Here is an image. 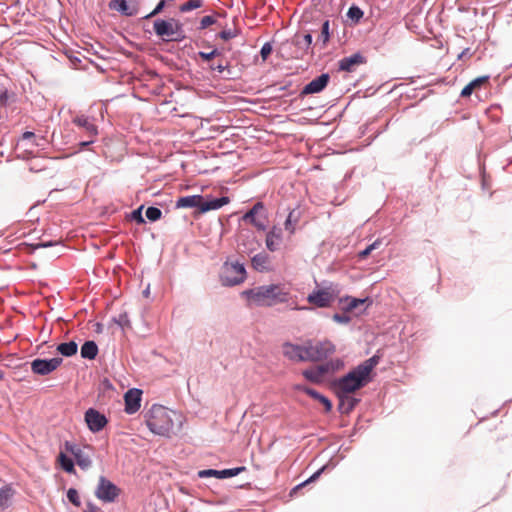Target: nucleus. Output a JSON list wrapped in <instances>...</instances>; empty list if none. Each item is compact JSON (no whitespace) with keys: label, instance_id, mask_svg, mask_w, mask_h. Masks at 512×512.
<instances>
[{"label":"nucleus","instance_id":"45","mask_svg":"<svg viewBox=\"0 0 512 512\" xmlns=\"http://www.w3.org/2000/svg\"><path fill=\"white\" fill-rule=\"evenodd\" d=\"M334 365H333V362H325L317 367L316 370L319 374V376L321 377V379L323 378L324 375L330 373V372H334Z\"/></svg>","mask_w":512,"mask_h":512},{"label":"nucleus","instance_id":"29","mask_svg":"<svg viewBox=\"0 0 512 512\" xmlns=\"http://www.w3.org/2000/svg\"><path fill=\"white\" fill-rule=\"evenodd\" d=\"M489 79V75H484L475 78L462 89L460 96L463 98L469 97L475 89L480 88L483 84L487 83Z\"/></svg>","mask_w":512,"mask_h":512},{"label":"nucleus","instance_id":"50","mask_svg":"<svg viewBox=\"0 0 512 512\" xmlns=\"http://www.w3.org/2000/svg\"><path fill=\"white\" fill-rule=\"evenodd\" d=\"M238 35L237 30H231V29H224L221 32L218 33V37L224 41H228Z\"/></svg>","mask_w":512,"mask_h":512},{"label":"nucleus","instance_id":"63","mask_svg":"<svg viewBox=\"0 0 512 512\" xmlns=\"http://www.w3.org/2000/svg\"><path fill=\"white\" fill-rule=\"evenodd\" d=\"M290 85H291V83L289 82V83H288V84H286V85H281V86H279L278 88H276V90H277L278 92H284V91H286V90L289 88V86H290Z\"/></svg>","mask_w":512,"mask_h":512},{"label":"nucleus","instance_id":"16","mask_svg":"<svg viewBox=\"0 0 512 512\" xmlns=\"http://www.w3.org/2000/svg\"><path fill=\"white\" fill-rule=\"evenodd\" d=\"M366 63V58L360 53L356 52L350 56L344 57L338 62V70L344 72H352L356 66Z\"/></svg>","mask_w":512,"mask_h":512},{"label":"nucleus","instance_id":"38","mask_svg":"<svg viewBox=\"0 0 512 512\" xmlns=\"http://www.w3.org/2000/svg\"><path fill=\"white\" fill-rule=\"evenodd\" d=\"M146 218L150 221V222H156L158 220L161 219L162 217V211L160 208L158 207H155V206H149L147 209H146Z\"/></svg>","mask_w":512,"mask_h":512},{"label":"nucleus","instance_id":"32","mask_svg":"<svg viewBox=\"0 0 512 512\" xmlns=\"http://www.w3.org/2000/svg\"><path fill=\"white\" fill-rule=\"evenodd\" d=\"M57 460L60 464V467L66 473L74 474L76 472L74 460L71 457L67 456L64 452H60L58 454Z\"/></svg>","mask_w":512,"mask_h":512},{"label":"nucleus","instance_id":"56","mask_svg":"<svg viewBox=\"0 0 512 512\" xmlns=\"http://www.w3.org/2000/svg\"><path fill=\"white\" fill-rule=\"evenodd\" d=\"M83 512H101L100 508L96 506L93 502L88 501L86 503V508Z\"/></svg>","mask_w":512,"mask_h":512},{"label":"nucleus","instance_id":"36","mask_svg":"<svg viewBox=\"0 0 512 512\" xmlns=\"http://www.w3.org/2000/svg\"><path fill=\"white\" fill-rule=\"evenodd\" d=\"M197 55L199 58L202 59V61L210 64L213 63L212 60L214 58L222 56L223 52L219 48L215 47L210 52L199 51Z\"/></svg>","mask_w":512,"mask_h":512},{"label":"nucleus","instance_id":"59","mask_svg":"<svg viewBox=\"0 0 512 512\" xmlns=\"http://www.w3.org/2000/svg\"><path fill=\"white\" fill-rule=\"evenodd\" d=\"M32 138H35V133L32 131H25L22 135L23 140H30Z\"/></svg>","mask_w":512,"mask_h":512},{"label":"nucleus","instance_id":"53","mask_svg":"<svg viewBox=\"0 0 512 512\" xmlns=\"http://www.w3.org/2000/svg\"><path fill=\"white\" fill-rule=\"evenodd\" d=\"M10 97L11 95L6 88H0V107L7 106Z\"/></svg>","mask_w":512,"mask_h":512},{"label":"nucleus","instance_id":"6","mask_svg":"<svg viewBox=\"0 0 512 512\" xmlns=\"http://www.w3.org/2000/svg\"><path fill=\"white\" fill-rule=\"evenodd\" d=\"M241 221L253 225L259 231H265L267 229L268 212L264 203L257 201L243 214Z\"/></svg>","mask_w":512,"mask_h":512},{"label":"nucleus","instance_id":"37","mask_svg":"<svg viewBox=\"0 0 512 512\" xmlns=\"http://www.w3.org/2000/svg\"><path fill=\"white\" fill-rule=\"evenodd\" d=\"M381 243H382L381 239H376L373 243L368 245L365 249H363V250L358 252V258L360 260L366 259L372 253V251H374L377 248H379Z\"/></svg>","mask_w":512,"mask_h":512},{"label":"nucleus","instance_id":"39","mask_svg":"<svg viewBox=\"0 0 512 512\" xmlns=\"http://www.w3.org/2000/svg\"><path fill=\"white\" fill-rule=\"evenodd\" d=\"M203 6V0H190L179 7L180 12L187 13Z\"/></svg>","mask_w":512,"mask_h":512},{"label":"nucleus","instance_id":"7","mask_svg":"<svg viewBox=\"0 0 512 512\" xmlns=\"http://www.w3.org/2000/svg\"><path fill=\"white\" fill-rule=\"evenodd\" d=\"M95 496L104 503H113L121 493L120 488L105 476H100Z\"/></svg>","mask_w":512,"mask_h":512},{"label":"nucleus","instance_id":"9","mask_svg":"<svg viewBox=\"0 0 512 512\" xmlns=\"http://www.w3.org/2000/svg\"><path fill=\"white\" fill-rule=\"evenodd\" d=\"M84 421L89 431L94 434L101 432L109 423L106 415L93 407L85 411Z\"/></svg>","mask_w":512,"mask_h":512},{"label":"nucleus","instance_id":"48","mask_svg":"<svg viewBox=\"0 0 512 512\" xmlns=\"http://www.w3.org/2000/svg\"><path fill=\"white\" fill-rule=\"evenodd\" d=\"M217 22L216 18L213 15H207L201 18L198 30H204L207 27L215 24Z\"/></svg>","mask_w":512,"mask_h":512},{"label":"nucleus","instance_id":"28","mask_svg":"<svg viewBox=\"0 0 512 512\" xmlns=\"http://www.w3.org/2000/svg\"><path fill=\"white\" fill-rule=\"evenodd\" d=\"M98 345L94 340L85 341L80 349V354L83 359L94 360L98 355Z\"/></svg>","mask_w":512,"mask_h":512},{"label":"nucleus","instance_id":"46","mask_svg":"<svg viewBox=\"0 0 512 512\" xmlns=\"http://www.w3.org/2000/svg\"><path fill=\"white\" fill-rule=\"evenodd\" d=\"M208 68L211 70V71H216L218 72L219 74H223L225 71H228L230 72V65H229V62L227 61L225 64L222 63V62H219L217 64L215 63H210L208 64Z\"/></svg>","mask_w":512,"mask_h":512},{"label":"nucleus","instance_id":"8","mask_svg":"<svg viewBox=\"0 0 512 512\" xmlns=\"http://www.w3.org/2000/svg\"><path fill=\"white\" fill-rule=\"evenodd\" d=\"M63 363L62 357L35 358L30 362L31 370L39 376H46L54 372Z\"/></svg>","mask_w":512,"mask_h":512},{"label":"nucleus","instance_id":"34","mask_svg":"<svg viewBox=\"0 0 512 512\" xmlns=\"http://www.w3.org/2000/svg\"><path fill=\"white\" fill-rule=\"evenodd\" d=\"M74 459L76 464L82 469L87 470L92 466V460L89 454L81 451L80 453H74Z\"/></svg>","mask_w":512,"mask_h":512},{"label":"nucleus","instance_id":"61","mask_svg":"<svg viewBox=\"0 0 512 512\" xmlns=\"http://www.w3.org/2000/svg\"><path fill=\"white\" fill-rule=\"evenodd\" d=\"M81 451L83 450L76 444H74L69 453H71L74 456V453H80Z\"/></svg>","mask_w":512,"mask_h":512},{"label":"nucleus","instance_id":"43","mask_svg":"<svg viewBox=\"0 0 512 512\" xmlns=\"http://www.w3.org/2000/svg\"><path fill=\"white\" fill-rule=\"evenodd\" d=\"M144 205L139 206L130 213V220L136 222L139 225L145 224L146 221L143 217L142 210Z\"/></svg>","mask_w":512,"mask_h":512},{"label":"nucleus","instance_id":"27","mask_svg":"<svg viewBox=\"0 0 512 512\" xmlns=\"http://www.w3.org/2000/svg\"><path fill=\"white\" fill-rule=\"evenodd\" d=\"M252 267L259 272L269 271L270 257L267 253L261 252L255 254L251 259Z\"/></svg>","mask_w":512,"mask_h":512},{"label":"nucleus","instance_id":"14","mask_svg":"<svg viewBox=\"0 0 512 512\" xmlns=\"http://www.w3.org/2000/svg\"><path fill=\"white\" fill-rule=\"evenodd\" d=\"M142 390L138 388H131L124 394V411L132 415L136 413L141 407Z\"/></svg>","mask_w":512,"mask_h":512},{"label":"nucleus","instance_id":"35","mask_svg":"<svg viewBox=\"0 0 512 512\" xmlns=\"http://www.w3.org/2000/svg\"><path fill=\"white\" fill-rule=\"evenodd\" d=\"M331 33H330V21L325 20L321 25V33L318 37V41H321L322 48H325L328 42L330 41Z\"/></svg>","mask_w":512,"mask_h":512},{"label":"nucleus","instance_id":"21","mask_svg":"<svg viewBox=\"0 0 512 512\" xmlns=\"http://www.w3.org/2000/svg\"><path fill=\"white\" fill-rule=\"evenodd\" d=\"M203 204V195H188L180 197L176 201V208H196L201 213V206Z\"/></svg>","mask_w":512,"mask_h":512},{"label":"nucleus","instance_id":"51","mask_svg":"<svg viewBox=\"0 0 512 512\" xmlns=\"http://www.w3.org/2000/svg\"><path fill=\"white\" fill-rule=\"evenodd\" d=\"M332 320L339 324H348L351 321V317L345 312L342 314L335 313L332 315Z\"/></svg>","mask_w":512,"mask_h":512},{"label":"nucleus","instance_id":"4","mask_svg":"<svg viewBox=\"0 0 512 512\" xmlns=\"http://www.w3.org/2000/svg\"><path fill=\"white\" fill-rule=\"evenodd\" d=\"M220 282L225 287H234L243 283L247 277L246 268L239 261H225L220 272Z\"/></svg>","mask_w":512,"mask_h":512},{"label":"nucleus","instance_id":"31","mask_svg":"<svg viewBox=\"0 0 512 512\" xmlns=\"http://www.w3.org/2000/svg\"><path fill=\"white\" fill-rule=\"evenodd\" d=\"M56 350L63 357H72L78 351V344L74 340L62 342L57 345Z\"/></svg>","mask_w":512,"mask_h":512},{"label":"nucleus","instance_id":"1","mask_svg":"<svg viewBox=\"0 0 512 512\" xmlns=\"http://www.w3.org/2000/svg\"><path fill=\"white\" fill-rule=\"evenodd\" d=\"M381 355L377 351L372 357L352 368L345 375L335 379L332 383L334 391L342 394H352L365 387L373 380V369L379 364Z\"/></svg>","mask_w":512,"mask_h":512},{"label":"nucleus","instance_id":"10","mask_svg":"<svg viewBox=\"0 0 512 512\" xmlns=\"http://www.w3.org/2000/svg\"><path fill=\"white\" fill-rule=\"evenodd\" d=\"M336 350L335 345L329 341L324 340L315 343L314 345H308L307 346V352H308V361H322L326 359L328 356L333 354Z\"/></svg>","mask_w":512,"mask_h":512},{"label":"nucleus","instance_id":"22","mask_svg":"<svg viewBox=\"0 0 512 512\" xmlns=\"http://www.w3.org/2000/svg\"><path fill=\"white\" fill-rule=\"evenodd\" d=\"M73 123L83 128L88 138H96L98 135L97 126L85 115L76 116Z\"/></svg>","mask_w":512,"mask_h":512},{"label":"nucleus","instance_id":"64","mask_svg":"<svg viewBox=\"0 0 512 512\" xmlns=\"http://www.w3.org/2000/svg\"><path fill=\"white\" fill-rule=\"evenodd\" d=\"M97 333H100L102 332V324L101 323H97L96 324V330H95Z\"/></svg>","mask_w":512,"mask_h":512},{"label":"nucleus","instance_id":"33","mask_svg":"<svg viewBox=\"0 0 512 512\" xmlns=\"http://www.w3.org/2000/svg\"><path fill=\"white\" fill-rule=\"evenodd\" d=\"M346 16L353 24H358L363 18L364 12L358 5L352 4L346 13Z\"/></svg>","mask_w":512,"mask_h":512},{"label":"nucleus","instance_id":"40","mask_svg":"<svg viewBox=\"0 0 512 512\" xmlns=\"http://www.w3.org/2000/svg\"><path fill=\"white\" fill-rule=\"evenodd\" d=\"M298 221V216H295V210L289 212L285 222L284 227L286 231H289L290 234H293L295 231L294 224Z\"/></svg>","mask_w":512,"mask_h":512},{"label":"nucleus","instance_id":"57","mask_svg":"<svg viewBox=\"0 0 512 512\" xmlns=\"http://www.w3.org/2000/svg\"><path fill=\"white\" fill-rule=\"evenodd\" d=\"M95 142V138H88L87 140H83L79 142L80 150L85 149Z\"/></svg>","mask_w":512,"mask_h":512},{"label":"nucleus","instance_id":"58","mask_svg":"<svg viewBox=\"0 0 512 512\" xmlns=\"http://www.w3.org/2000/svg\"><path fill=\"white\" fill-rule=\"evenodd\" d=\"M69 59L73 68H78V64L81 63V59L77 56H69Z\"/></svg>","mask_w":512,"mask_h":512},{"label":"nucleus","instance_id":"54","mask_svg":"<svg viewBox=\"0 0 512 512\" xmlns=\"http://www.w3.org/2000/svg\"><path fill=\"white\" fill-rule=\"evenodd\" d=\"M187 38L185 31L172 32V35L169 37V42H182Z\"/></svg>","mask_w":512,"mask_h":512},{"label":"nucleus","instance_id":"25","mask_svg":"<svg viewBox=\"0 0 512 512\" xmlns=\"http://www.w3.org/2000/svg\"><path fill=\"white\" fill-rule=\"evenodd\" d=\"M347 302L346 306L343 307V312L348 313L358 308L361 305L367 304V306L372 304V299L370 297L365 298H356L352 296H345L340 298V302Z\"/></svg>","mask_w":512,"mask_h":512},{"label":"nucleus","instance_id":"18","mask_svg":"<svg viewBox=\"0 0 512 512\" xmlns=\"http://www.w3.org/2000/svg\"><path fill=\"white\" fill-rule=\"evenodd\" d=\"M335 394L339 400L337 408L341 414H349L360 402L359 398L352 397L350 394H342L338 391H335Z\"/></svg>","mask_w":512,"mask_h":512},{"label":"nucleus","instance_id":"17","mask_svg":"<svg viewBox=\"0 0 512 512\" xmlns=\"http://www.w3.org/2000/svg\"><path fill=\"white\" fill-rule=\"evenodd\" d=\"M153 31L161 38L164 42H169V37L172 35V22L171 18L163 19V18H157L153 22Z\"/></svg>","mask_w":512,"mask_h":512},{"label":"nucleus","instance_id":"3","mask_svg":"<svg viewBox=\"0 0 512 512\" xmlns=\"http://www.w3.org/2000/svg\"><path fill=\"white\" fill-rule=\"evenodd\" d=\"M242 294L247 299L253 300L258 306H272L277 303H286L289 300V293L277 284L247 289Z\"/></svg>","mask_w":512,"mask_h":512},{"label":"nucleus","instance_id":"52","mask_svg":"<svg viewBox=\"0 0 512 512\" xmlns=\"http://www.w3.org/2000/svg\"><path fill=\"white\" fill-rule=\"evenodd\" d=\"M58 244V241L50 240V241H41L35 244H31L33 250L41 249V248H49L54 247Z\"/></svg>","mask_w":512,"mask_h":512},{"label":"nucleus","instance_id":"60","mask_svg":"<svg viewBox=\"0 0 512 512\" xmlns=\"http://www.w3.org/2000/svg\"><path fill=\"white\" fill-rule=\"evenodd\" d=\"M329 362H333V365L335 366L334 371L338 370L340 367L343 366V362L340 359L330 360Z\"/></svg>","mask_w":512,"mask_h":512},{"label":"nucleus","instance_id":"20","mask_svg":"<svg viewBox=\"0 0 512 512\" xmlns=\"http://www.w3.org/2000/svg\"><path fill=\"white\" fill-rule=\"evenodd\" d=\"M336 466H337V463L331 459L325 465H323L321 468H319L316 472H314L308 479H306L302 483H300V484L296 485L294 488H292L290 491V496H294L298 490L302 489L307 484L316 481L325 471L333 470Z\"/></svg>","mask_w":512,"mask_h":512},{"label":"nucleus","instance_id":"30","mask_svg":"<svg viewBox=\"0 0 512 512\" xmlns=\"http://www.w3.org/2000/svg\"><path fill=\"white\" fill-rule=\"evenodd\" d=\"M14 494L15 491L10 485L0 488V512L10 507Z\"/></svg>","mask_w":512,"mask_h":512},{"label":"nucleus","instance_id":"49","mask_svg":"<svg viewBox=\"0 0 512 512\" xmlns=\"http://www.w3.org/2000/svg\"><path fill=\"white\" fill-rule=\"evenodd\" d=\"M273 46L271 42H265L260 50V56L263 61H266L270 54L272 53Z\"/></svg>","mask_w":512,"mask_h":512},{"label":"nucleus","instance_id":"2","mask_svg":"<svg viewBox=\"0 0 512 512\" xmlns=\"http://www.w3.org/2000/svg\"><path fill=\"white\" fill-rule=\"evenodd\" d=\"M145 423L148 429L155 435L170 438L182 426V416L176 411L170 410L162 405L153 404L144 414Z\"/></svg>","mask_w":512,"mask_h":512},{"label":"nucleus","instance_id":"44","mask_svg":"<svg viewBox=\"0 0 512 512\" xmlns=\"http://www.w3.org/2000/svg\"><path fill=\"white\" fill-rule=\"evenodd\" d=\"M166 4H167V2L165 0H160L156 4L155 8L150 13L145 15L143 17V19L148 20V19L156 17L157 15H159L164 10V8L166 7Z\"/></svg>","mask_w":512,"mask_h":512},{"label":"nucleus","instance_id":"13","mask_svg":"<svg viewBox=\"0 0 512 512\" xmlns=\"http://www.w3.org/2000/svg\"><path fill=\"white\" fill-rule=\"evenodd\" d=\"M246 470L245 466H238L233 468H227L222 470L216 469H203L198 472L199 478L215 477L218 479H228L239 475Z\"/></svg>","mask_w":512,"mask_h":512},{"label":"nucleus","instance_id":"62","mask_svg":"<svg viewBox=\"0 0 512 512\" xmlns=\"http://www.w3.org/2000/svg\"><path fill=\"white\" fill-rule=\"evenodd\" d=\"M74 443L70 441H65L64 448L67 452H70L71 448L73 447Z\"/></svg>","mask_w":512,"mask_h":512},{"label":"nucleus","instance_id":"12","mask_svg":"<svg viewBox=\"0 0 512 512\" xmlns=\"http://www.w3.org/2000/svg\"><path fill=\"white\" fill-rule=\"evenodd\" d=\"M330 78L329 73L320 74L302 88L299 97L303 99L307 95L321 93L328 86Z\"/></svg>","mask_w":512,"mask_h":512},{"label":"nucleus","instance_id":"26","mask_svg":"<svg viewBox=\"0 0 512 512\" xmlns=\"http://www.w3.org/2000/svg\"><path fill=\"white\" fill-rule=\"evenodd\" d=\"M300 389L305 394L310 396L311 398L319 401L324 406L325 412L328 413V412H330L332 410L333 404H332L331 400L328 397H326L325 395L321 394L317 390H315L313 388H310V387H303V388H300Z\"/></svg>","mask_w":512,"mask_h":512},{"label":"nucleus","instance_id":"47","mask_svg":"<svg viewBox=\"0 0 512 512\" xmlns=\"http://www.w3.org/2000/svg\"><path fill=\"white\" fill-rule=\"evenodd\" d=\"M113 322L116 323L122 329L130 326V320L126 312L119 314L118 317H114Z\"/></svg>","mask_w":512,"mask_h":512},{"label":"nucleus","instance_id":"19","mask_svg":"<svg viewBox=\"0 0 512 512\" xmlns=\"http://www.w3.org/2000/svg\"><path fill=\"white\" fill-rule=\"evenodd\" d=\"M111 10L119 12L126 17H132L138 14V5H129L127 0H111L108 4Z\"/></svg>","mask_w":512,"mask_h":512},{"label":"nucleus","instance_id":"15","mask_svg":"<svg viewBox=\"0 0 512 512\" xmlns=\"http://www.w3.org/2000/svg\"><path fill=\"white\" fill-rule=\"evenodd\" d=\"M283 355L292 361H308L307 346L285 342L283 345Z\"/></svg>","mask_w":512,"mask_h":512},{"label":"nucleus","instance_id":"5","mask_svg":"<svg viewBox=\"0 0 512 512\" xmlns=\"http://www.w3.org/2000/svg\"><path fill=\"white\" fill-rule=\"evenodd\" d=\"M339 292L338 285L330 282L323 288L315 289L309 293L307 301L318 308H328L335 301Z\"/></svg>","mask_w":512,"mask_h":512},{"label":"nucleus","instance_id":"55","mask_svg":"<svg viewBox=\"0 0 512 512\" xmlns=\"http://www.w3.org/2000/svg\"><path fill=\"white\" fill-rule=\"evenodd\" d=\"M171 22L173 32L185 31L184 24L180 20L171 17Z\"/></svg>","mask_w":512,"mask_h":512},{"label":"nucleus","instance_id":"42","mask_svg":"<svg viewBox=\"0 0 512 512\" xmlns=\"http://www.w3.org/2000/svg\"><path fill=\"white\" fill-rule=\"evenodd\" d=\"M302 374H303L304 378L310 382L321 383V381H322L316 368L305 369Z\"/></svg>","mask_w":512,"mask_h":512},{"label":"nucleus","instance_id":"41","mask_svg":"<svg viewBox=\"0 0 512 512\" xmlns=\"http://www.w3.org/2000/svg\"><path fill=\"white\" fill-rule=\"evenodd\" d=\"M66 497L68 501L72 503L75 507L81 506L80 496L76 488H69L66 492Z\"/></svg>","mask_w":512,"mask_h":512},{"label":"nucleus","instance_id":"24","mask_svg":"<svg viewBox=\"0 0 512 512\" xmlns=\"http://www.w3.org/2000/svg\"><path fill=\"white\" fill-rule=\"evenodd\" d=\"M282 238V230L274 226L268 233L266 234L265 244L269 251L275 252L279 248V243Z\"/></svg>","mask_w":512,"mask_h":512},{"label":"nucleus","instance_id":"23","mask_svg":"<svg viewBox=\"0 0 512 512\" xmlns=\"http://www.w3.org/2000/svg\"><path fill=\"white\" fill-rule=\"evenodd\" d=\"M230 202L228 196H221L217 198H207L203 196V204L201 206V213H206L211 210H217Z\"/></svg>","mask_w":512,"mask_h":512},{"label":"nucleus","instance_id":"11","mask_svg":"<svg viewBox=\"0 0 512 512\" xmlns=\"http://www.w3.org/2000/svg\"><path fill=\"white\" fill-rule=\"evenodd\" d=\"M291 43L296 47V51L293 55L294 58L301 59L305 55L313 54V36L311 32H306L303 35L296 34L291 39Z\"/></svg>","mask_w":512,"mask_h":512}]
</instances>
